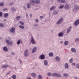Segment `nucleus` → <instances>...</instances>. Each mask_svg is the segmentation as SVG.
I'll return each instance as SVG.
<instances>
[{"label":"nucleus","mask_w":79,"mask_h":79,"mask_svg":"<svg viewBox=\"0 0 79 79\" xmlns=\"http://www.w3.org/2000/svg\"><path fill=\"white\" fill-rule=\"evenodd\" d=\"M63 21V18H60L57 22L56 24L57 25L60 24L62 23V21Z\"/></svg>","instance_id":"obj_1"},{"label":"nucleus","mask_w":79,"mask_h":79,"mask_svg":"<svg viewBox=\"0 0 79 79\" xmlns=\"http://www.w3.org/2000/svg\"><path fill=\"white\" fill-rule=\"evenodd\" d=\"M63 21V18H60L57 22L56 24L57 25L60 24L62 23V21Z\"/></svg>","instance_id":"obj_2"},{"label":"nucleus","mask_w":79,"mask_h":79,"mask_svg":"<svg viewBox=\"0 0 79 79\" xmlns=\"http://www.w3.org/2000/svg\"><path fill=\"white\" fill-rule=\"evenodd\" d=\"M31 39L30 40L31 42V43L32 44H36V42L35 41V40H34V39L33 37V36H31Z\"/></svg>","instance_id":"obj_3"},{"label":"nucleus","mask_w":79,"mask_h":79,"mask_svg":"<svg viewBox=\"0 0 79 79\" xmlns=\"http://www.w3.org/2000/svg\"><path fill=\"white\" fill-rule=\"evenodd\" d=\"M52 76L53 77L56 76V77H61V75L58 73H53L52 74Z\"/></svg>","instance_id":"obj_4"},{"label":"nucleus","mask_w":79,"mask_h":79,"mask_svg":"<svg viewBox=\"0 0 79 79\" xmlns=\"http://www.w3.org/2000/svg\"><path fill=\"white\" fill-rule=\"evenodd\" d=\"M79 24V19H77L75 22L73 24V25L75 27L77 26V25Z\"/></svg>","instance_id":"obj_5"},{"label":"nucleus","mask_w":79,"mask_h":79,"mask_svg":"<svg viewBox=\"0 0 79 79\" xmlns=\"http://www.w3.org/2000/svg\"><path fill=\"white\" fill-rule=\"evenodd\" d=\"M28 50L27 49H26L24 52V56L26 57L28 56Z\"/></svg>","instance_id":"obj_6"},{"label":"nucleus","mask_w":79,"mask_h":79,"mask_svg":"<svg viewBox=\"0 0 79 79\" xmlns=\"http://www.w3.org/2000/svg\"><path fill=\"white\" fill-rule=\"evenodd\" d=\"M37 50V48L36 47H34L32 50L31 52L32 53H34L36 52Z\"/></svg>","instance_id":"obj_7"},{"label":"nucleus","mask_w":79,"mask_h":79,"mask_svg":"<svg viewBox=\"0 0 79 79\" xmlns=\"http://www.w3.org/2000/svg\"><path fill=\"white\" fill-rule=\"evenodd\" d=\"M10 32L12 33H15V27L11 28L10 29Z\"/></svg>","instance_id":"obj_8"},{"label":"nucleus","mask_w":79,"mask_h":79,"mask_svg":"<svg viewBox=\"0 0 79 79\" xmlns=\"http://www.w3.org/2000/svg\"><path fill=\"white\" fill-rule=\"evenodd\" d=\"M72 28V27L71 26H70L69 28L67 31V33L69 34V32H71V29Z\"/></svg>","instance_id":"obj_9"},{"label":"nucleus","mask_w":79,"mask_h":79,"mask_svg":"<svg viewBox=\"0 0 79 79\" xmlns=\"http://www.w3.org/2000/svg\"><path fill=\"white\" fill-rule=\"evenodd\" d=\"M57 2L62 3H64L66 2L65 0H57Z\"/></svg>","instance_id":"obj_10"},{"label":"nucleus","mask_w":79,"mask_h":79,"mask_svg":"<svg viewBox=\"0 0 79 79\" xmlns=\"http://www.w3.org/2000/svg\"><path fill=\"white\" fill-rule=\"evenodd\" d=\"M79 6H78L76 5L74 7V10L76 11H77V10H79Z\"/></svg>","instance_id":"obj_11"},{"label":"nucleus","mask_w":79,"mask_h":79,"mask_svg":"<svg viewBox=\"0 0 79 79\" xmlns=\"http://www.w3.org/2000/svg\"><path fill=\"white\" fill-rule=\"evenodd\" d=\"M3 50L6 52H7L8 51V48L6 46L4 47L3 48Z\"/></svg>","instance_id":"obj_12"},{"label":"nucleus","mask_w":79,"mask_h":79,"mask_svg":"<svg viewBox=\"0 0 79 79\" xmlns=\"http://www.w3.org/2000/svg\"><path fill=\"white\" fill-rule=\"evenodd\" d=\"M30 3H31V5H34V4H35V0H31L30 1Z\"/></svg>","instance_id":"obj_13"},{"label":"nucleus","mask_w":79,"mask_h":79,"mask_svg":"<svg viewBox=\"0 0 79 79\" xmlns=\"http://www.w3.org/2000/svg\"><path fill=\"white\" fill-rule=\"evenodd\" d=\"M55 60L56 61H58V62H59V61H60V58L59 57L57 56L55 57Z\"/></svg>","instance_id":"obj_14"},{"label":"nucleus","mask_w":79,"mask_h":79,"mask_svg":"<svg viewBox=\"0 0 79 79\" xmlns=\"http://www.w3.org/2000/svg\"><path fill=\"white\" fill-rule=\"evenodd\" d=\"M64 67L65 69H68V68H69L68 64V63H65L64 64Z\"/></svg>","instance_id":"obj_15"},{"label":"nucleus","mask_w":79,"mask_h":79,"mask_svg":"<svg viewBox=\"0 0 79 79\" xmlns=\"http://www.w3.org/2000/svg\"><path fill=\"white\" fill-rule=\"evenodd\" d=\"M55 8H56V6H52L50 8V10H51V11H52L55 10Z\"/></svg>","instance_id":"obj_16"},{"label":"nucleus","mask_w":79,"mask_h":79,"mask_svg":"<svg viewBox=\"0 0 79 79\" xmlns=\"http://www.w3.org/2000/svg\"><path fill=\"white\" fill-rule=\"evenodd\" d=\"M64 8L66 10H68L69 8V5L68 4H66L64 6Z\"/></svg>","instance_id":"obj_17"},{"label":"nucleus","mask_w":79,"mask_h":79,"mask_svg":"<svg viewBox=\"0 0 79 79\" xmlns=\"http://www.w3.org/2000/svg\"><path fill=\"white\" fill-rule=\"evenodd\" d=\"M40 58L41 60H44V59L45 58V55H41Z\"/></svg>","instance_id":"obj_18"},{"label":"nucleus","mask_w":79,"mask_h":79,"mask_svg":"<svg viewBox=\"0 0 79 79\" xmlns=\"http://www.w3.org/2000/svg\"><path fill=\"white\" fill-rule=\"evenodd\" d=\"M44 64L45 66H47V65H48V62H47V60H44Z\"/></svg>","instance_id":"obj_19"},{"label":"nucleus","mask_w":79,"mask_h":79,"mask_svg":"<svg viewBox=\"0 0 79 79\" xmlns=\"http://www.w3.org/2000/svg\"><path fill=\"white\" fill-rule=\"evenodd\" d=\"M71 52H73V53H76V49L74 48H71Z\"/></svg>","instance_id":"obj_20"},{"label":"nucleus","mask_w":79,"mask_h":79,"mask_svg":"<svg viewBox=\"0 0 79 79\" xmlns=\"http://www.w3.org/2000/svg\"><path fill=\"white\" fill-rule=\"evenodd\" d=\"M31 75L32 77H36L37 75L35 73H31Z\"/></svg>","instance_id":"obj_21"},{"label":"nucleus","mask_w":79,"mask_h":79,"mask_svg":"<svg viewBox=\"0 0 79 79\" xmlns=\"http://www.w3.org/2000/svg\"><path fill=\"white\" fill-rule=\"evenodd\" d=\"M58 36L59 37H63V33L61 32L58 34Z\"/></svg>","instance_id":"obj_22"},{"label":"nucleus","mask_w":79,"mask_h":79,"mask_svg":"<svg viewBox=\"0 0 79 79\" xmlns=\"http://www.w3.org/2000/svg\"><path fill=\"white\" fill-rule=\"evenodd\" d=\"M5 42L6 44H8V45H9V44L10 43V41L8 40H5Z\"/></svg>","instance_id":"obj_23"},{"label":"nucleus","mask_w":79,"mask_h":79,"mask_svg":"<svg viewBox=\"0 0 79 79\" xmlns=\"http://www.w3.org/2000/svg\"><path fill=\"white\" fill-rule=\"evenodd\" d=\"M75 67L77 69H79V64L77 63L75 64Z\"/></svg>","instance_id":"obj_24"},{"label":"nucleus","mask_w":79,"mask_h":79,"mask_svg":"<svg viewBox=\"0 0 79 79\" xmlns=\"http://www.w3.org/2000/svg\"><path fill=\"white\" fill-rule=\"evenodd\" d=\"M68 44H69V42L68 41H66L64 42V45H68Z\"/></svg>","instance_id":"obj_25"},{"label":"nucleus","mask_w":79,"mask_h":79,"mask_svg":"<svg viewBox=\"0 0 79 79\" xmlns=\"http://www.w3.org/2000/svg\"><path fill=\"white\" fill-rule=\"evenodd\" d=\"M27 6L28 8H30L31 7V3H27Z\"/></svg>","instance_id":"obj_26"},{"label":"nucleus","mask_w":79,"mask_h":79,"mask_svg":"<svg viewBox=\"0 0 79 79\" xmlns=\"http://www.w3.org/2000/svg\"><path fill=\"white\" fill-rule=\"evenodd\" d=\"M8 64L4 65L2 66V67L4 68H8Z\"/></svg>","instance_id":"obj_27"},{"label":"nucleus","mask_w":79,"mask_h":79,"mask_svg":"<svg viewBox=\"0 0 79 79\" xmlns=\"http://www.w3.org/2000/svg\"><path fill=\"white\" fill-rule=\"evenodd\" d=\"M38 78L39 79H42V76L41 75H38Z\"/></svg>","instance_id":"obj_28"},{"label":"nucleus","mask_w":79,"mask_h":79,"mask_svg":"<svg viewBox=\"0 0 79 79\" xmlns=\"http://www.w3.org/2000/svg\"><path fill=\"white\" fill-rule=\"evenodd\" d=\"M53 15H57V14H58V11H56V10H55L53 11V13H52Z\"/></svg>","instance_id":"obj_29"},{"label":"nucleus","mask_w":79,"mask_h":79,"mask_svg":"<svg viewBox=\"0 0 79 79\" xmlns=\"http://www.w3.org/2000/svg\"><path fill=\"white\" fill-rule=\"evenodd\" d=\"M21 19V17L20 16H17L16 17V19L17 20V21H19Z\"/></svg>","instance_id":"obj_30"},{"label":"nucleus","mask_w":79,"mask_h":79,"mask_svg":"<svg viewBox=\"0 0 79 79\" xmlns=\"http://www.w3.org/2000/svg\"><path fill=\"white\" fill-rule=\"evenodd\" d=\"M8 13H6L4 14V16L5 17V18H7V17H8Z\"/></svg>","instance_id":"obj_31"},{"label":"nucleus","mask_w":79,"mask_h":79,"mask_svg":"<svg viewBox=\"0 0 79 79\" xmlns=\"http://www.w3.org/2000/svg\"><path fill=\"white\" fill-rule=\"evenodd\" d=\"M53 55V52H50L49 54V56H52Z\"/></svg>","instance_id":"obj_32"},{"label":"nucleus","mask_w":79,"mask_h":79,"mask_svg":"<svg viewBox=\"0 0 79 79\" xmlns=\"http://www.w3.org/2000/svg\"><path fill=\"white\" fill-rule=\"evenodd\" d=\"M12 77L13 79H16V76L15 75H14L12 76Z\"/></svg>","instance_id":"obj_33"},{"label":"nucleus","mask_w":79,"mask_h":79,"mask_svg":"<svg viewBox=\"0 0 79 79\" xmlns=\"http://www.w3.org/2000/svg\"><path fill=\"white\" fill-rule=\"evenodd\" d=\"M35 2L36 3H37V4H39V3H40V1L39 0H35Z\"/></svg>","instance_id":"obj_34"},{"label":"nucleus","mask_w":79,"mask_h":79,"mask_svg":"<svg viewBox=\"0 0 79 79\" xmlns=\"http://www.w3.org/2000/svg\"><path fill=\"white\" fill-rule=\"evenodd\" d=\"M4 5V2H0V6H3Z\"/></svg>","instance_id":"obj_35"},{"label":"nucleus","mask_w":79,"mask_h":79,"mask_svg":"<svg viewBox=\"0 0 79 79\" xmlns=\"http://www.w3.org/2000/svg\"><path fill=\"white\" fill-rule=\"evenodd\" d=\"M69 76V75H68V74H67V73H64V74L63 75V77H68V76Z\"/></svg>","instance_id":"obj_36"},{"label":"nucleus","mask_w":79,"mask_h":79,"mask_svg":"<svg viewBox=\"0 0 79 79\" xmlns=\"http://www.w3.org/2000/svg\"><path fill=\"white\" fill-rule=\"evenodd\" d=\"M19 23L23 26H24V23L23 22H21V21H20L19 22Z\"/></svg>","instance_id":"obj_37"},{"label":"nucleus","mask_w":79,"mask_h":79,"mask_svg":"<svg viewBox=\"0 0 79 79\" xmlns=\"http://www.w3.org/2000/svg\"><path fill=\"white\" fill-rule=\"evenodd\" d=\"M64 5L61 6H59V9H62V8H63V7H64Z\"/></svg>","instance_id":"obj_38"},{"label":"nucleus","mask_w":79,"mask_h":79,"mask_svg":"<svg viewBox=\"0 0 79 79\" xmlns=\"http://www.w3.org/2000/svg\"><path fill=\"white\" fill-rule=\"evenodd\" d=\"M19 27H20V28H21V29H23L24 28V26H22V25H20L19 26Z\"/></svg>","instance_id":"obj_39"},{"label":"nucleus","mask_w":79,"mask_h":79,"mask_svg":"<svg viewBox=\"0 0 79 79\" xmlns=\"http://www.w3.org/2000/svg\"><path fill=\"white\" fill-rule=\"evenodd\" d=\"M13 45V42L12 41L10 42L9 45Z\"/></svg>","instance_id":"obj_40"},{"label":"nucleus","mask_w":79,"mask_h":79,"mask_svg":"<svg viewBox=\"0 0 79 79\" xmlns=\"http://www.w3.org/2000/svg\"><path fill=\"white\" fill-rule=\"evenodd\" d=\"M21 43V41L20 40H19L17 42V44L18 45H19Z\"/></svg>","instance_id":"obj_41"},{"label":"nucleus","mask_w":79,"mask_h":79,"mask_svg":"<svg viewBox=\"0 0 79 79\" xmlns=\"http://www.w3.org/2000/svg\"><path fill=\"white\" fill-rule=\"evenodd\" d=\"M11 10L13 11H16V9L15 8V7H12L11 8Z\"/></svg>","instance_id":"obj_42"},{"label":"nucleus","mask_w":79,"mask_h":79,"mask_svg":"<svg viewBox=\"0 0 79 79\" xmlns=\"http://www.w3.org/2000/svg\"><path fill=\"white\" fill-rule=\"evenodd\" d=\"M73 59H70V60H69V63H73Z\"/></svg>","instance_id":"obj_43"},{"label":"nucleus","mask_w":79,"mask_h":79,"mask_svg":"<svg viewBox=\"0 0 79 79\" xmlns=\"http://www.w3.org/2000/svg\"><path fill=\"white\" fill-rule=\"evenodd\" d=\"M75 41L76 42H79V38H77L75 40Z\"/></svg>","instance_id":"obj_44"},{"label":"nucleus","mask_w":79,"mask_h":79,"mask_svg":"<svg viewBox=\"0 0 79 79\" xmlns=\"http://www.w3.org/2000/svg\"><path fill=\"white\" fill-rule=\"evenodd\" d=\"M0 27H3V24L2 23H0Z\"/></svg>","instance_id":"obj_45"},{"label":"nucleus","mask_w":79,"mask_h":79,"mask_svg":"<svg viewBox=\"0 0 79 79\" xmlns=\"http://www.w3.org/2000/svg\"><path fill=\"white\" fill-rule=\"evenodd\" d=\"M19 61L20 64H23V62H22V61H21V60L20 59H19Z\"/></svg>","instance_id":"obj_46"},{"label":"nucleus","mask_w":79,"mask_h":79,"mask_svg":"<svg viewBox=\"0 0 79 79\" xmlns=\"http://www.w3.org/2000/svg\"><path fill=\"white\" fill-rule=\"evenodd\" d=\"M51 75H52V73H48V76H50Z\"/></svg>","instance_id":"obj_47"},{"label":"nucleus","mask_w":79,"mask_h":79,"mask_svg":"<svg viewBox=\"0 0 79 79\" xmlns=\"http://www.w3.org/2000/svg\"><path fill=\"white\" fill-rule=\"evenodd\" d=\"M13 4H14V3H13V2H11L10 3L9 5H10L11 6L12 5H13Z\"/></svg>","instance_id":"obj_48"},{"label":"nucleus","mask_w":79,"mask_h":79,"mask_svg":"<svg viewBox=\"0 0 79 79\" xmlns=\"http://www.w3.org/2000/svg\"><path fill=\"white\" fill-rule=\"evenodd\" d=\"M40 19H43V16H41L40 17Z\"/></svg>","instance_id":"obj_49"},{"label":"nucleus","mask_w":79,"mask_h":79,"mask_svg":"<svg viewBox=\"0 0 79 79\" xmlns=\"http://www.w3.org/2000/svg\"><path fill=\"white\" fill-rule=\"evenodd\" d=\"M11 53L13 55H15V53L13 52H11Z\"/></svg>","instance_id":"obj_50"},{"label":"nucleus","mask_w":79,"mask_h":79,"mask_svg":"<svg viewBox=\"0 0 79 79\" xmlns=\"http://www.w3.org/2000/svg\"><path fill=\"white\" fill-rule=\"evenodd\" d=\"M11 73V71H9L7 73H6V75H8V74H10Z\"/></svg>","instance_id":"obj_51"},{"label":"nucleus","mask_w":79,"mask_h":79,"mask_svg":"<svg viewBox=\"0 0 79 79\" xmlns=\"http://www.w3.org/2000/svg\"><path fill=\"white\" fill-rule=\"evenodd\" d=\"M8 9H7V8H4L3 9V11H6V10H8Z\"/></svg>","instance_id":"obj_52"},{"label":"nucleus","mask_w":79,"mask_h":79,"mask_svg":"<svg viewBox=\"0 0 79 79\" xmlns=\"http://www.w3.org/2000/svg\"><path fill=\"white\" fill-rule=\"evenodd\" d=\"M35 21L36 23H38L39 22V19H36L35 20Z\"/></svg>","instance_id":"obj_53"},{"label":"nucleus","mask_w":79,"mask_h":79,"mask_svg":"<svg viewBox=\"0 0 79 79\" xmlns=\"http://www.w3.org/2000/svg\"><path fill=\"white\" fill-rule=\"evenodd\" d=\"M2 12H0V16L1 17H2Z\"/></svg>","instance_id":"obj_54"},{"label":"nucleus","mask_w":79,"mask_h":79,"mask_svg":"<svg viewBox=\"0 0 79 79\" xmlns=\"http://www.w3.org/2000/svg\"><path fill=\"white\" fill-rule=\"evenodd\" d=\"M72 65H73V66H75L76 65V63H72Z\"/></svg>","instance_id":"obj_55"},{"label":"nucleus","mask_w":79,"mask_h":79,"mask_svg":"<svg viewBox=\"0 0 79 79\" xmlns=\"http://www.w3.org/2000/svg\"><path fill=\"white\" fill-rule=\"evenodd\" d=\"M27 79H32V78L30 77H27Z\"/></svg>","instance_id":"obj_56"},{"label":"nucleus","mask_w":79,"mask_h":79,"mask_svg":"<svg viewBox=\"0 0 79 79\" xmlns=\"http://www.w3.org/2000/svg\"><path fill=\"white\" fill-rule=\"evenodd\" d=\"M74 79H79V78L78 77H75Z\"/></svg>","instance_id":"obj_57"},{"label":"nucleus","mask_w":79,"mask_h":79,"mask_svg":"<svg viewBox=\"0 0 79 79\" xmlns=\"http://www.w3.org/2000/svg\"><path fill=\"white\" fill-rule=\"evenodd\" d=\"M35 26H38V25H37V24H35L34 25Z\"/></svg>","instance_id":"obj_58"},{"label":"nucleus","mask_w":79,"mask_h":79,"mask_svg":"<svg viewBox=\"0 0 79 79\" xmlns=\"http://www.w3.org/2000/svg\"><path fill=\"white\" fill-rule=\"evenodd\" d=\"M60 44H63V41H60Z\"/></svg>","instance_id":"obj_59"},{"label":"nucleus","mask_w":79,"mask_h":79,"mask_svg":"<svg viewBox=\"0 0 79 79\" xmlns=\"http://www.w3.org/2000/svg\"><path fill=\"white\" fill-rule=\"evenodd\" d=\"M24 9H25V10H26V7H24Z\"/></svg>","instance_id":"obj_60"},{"label":"nucleus","mask_w":79,"mask_h":79,"mask_svg":"<svg viewBox=\"0 0 79 79\" xmlns=\"http://www.w3.org/2000/svg\"><path fill=\"white\" fill-rule=\"evenodd\" d=\"M6 21V19H4L3 20V21Z\"/></svg>","instance_id":"obj_61"},{"label":"nucleus","mask_w":79,"mask_h":79,"mask_svg":"<svg viewBox=\"0 0 79 79\" xmlns=\"http://www.w3.org/2000/svg\"><path fill=\"white\" fill-rule=\"evenodd\" d=\"M30 17H32V14H30Z\"/></svg>","instance_id":"obj_62"},{"label":"nucleus","mask_w":79,"mask_h":79,"mask_svg":"<svg viewBox=\"0 0 79 79\" xmlns=\"http://www.w3.org/2000/svg\"><path fill=\"white\" fill-rule=\"evenodd\" d=\"M26 16H28V14H26Z\"/></svg>","instance_id":"obj_63"},{"label":"nucleus","mask_w":79,"mask_h":79,"mask_svg":"<svg viewBox=\"0 0 79 79\" xmlns=\"http://www.w3.org/2000/svg\"><path fill=\"white\" fill-rule=\"evenodd\" d=\"M2 37H0V39H2Z\"/></svg>","instance_id":"obj_64"}]
</instances>
